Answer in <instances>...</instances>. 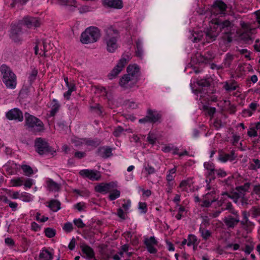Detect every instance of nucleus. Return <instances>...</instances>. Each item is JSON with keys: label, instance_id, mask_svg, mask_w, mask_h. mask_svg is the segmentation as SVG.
<instances>
[{"label": "nucleus", "instance_id": "7", "mask_svg": "<svg viewBox=\"0 0 260 260\" xmlns=\"http://www.w3.org/2000/svg\"><path fill=\"white\" fill-rule=\"evenodd\" d=\"M204 33L205 39L207 42H212L216 40L219 34L218 25L216 23V20L213 21L210 28L204 31Z\"/></svg>", "mask_w": 260, "mask_h": 260}, {"label": "nucleus", "instance_id": "45", "mask_svg": "<svg viewBox=\"0 0 260 260\" xmlns=\"http://www.w3.org/2000/svg\"><path fill=\"white\" fill-rule=\"evenodd\" d=\"M253 163H252L250 165V169L251 170H257L260 169V160L258 159H253Z\"/></svg>", "mask_w": 260, "mask_h": 260}, {"label": "nucleus", "instance_id": "3", "mask_svg": "<svg viewBox=\"0 0 260 260\" xmlns=\"http://www.w3.org/2000/svg\"><path fill=\"white\" fill-rule=\"evenodd\" d=\"M216 23L218 25L219 32L221 31L223 34V39L228 43H231L233 40L232 35L235 31L234 24L228 20H216Z\"/></svg>", "mask_w": 260, "mask_h": 260}, {"label": "nucleus", "instance_id": "48", "mask_svg": "<svg viewBox=\"0 0 260 260\" xmlns=\"http://www.w3.org/2000/svg\"><path fill=\"white\" fill-rule=\"evenodd\" d=\"M37 74H38L37 70L34 69L31 71V73L30 74L29 78H28L30 83H31L32 82H34L36 80Z\"/></svg>", "mask_w": 260, "mask_h": 260}, {"label": "nucleus", "instance_id": "63", "mask_svg": "<svg viewBox=\"0 0 260 260\" xmlns=\"http://www.w3.org/2000/svg\"><path fill=\"white\" fill-rule=\"evenodd\" d=\"M20 198L24 202H29L30 200V196L25 193H21Z\"/></svg>", "mask_w": 260, "mask_h": 260}, {"label": "nucleus", "instance_id": "46", "mask_svg": "<svg viewBox=\"0 0 260 260\" xmlns=\"http://www.w3.org/2000/svg\"><path fill=\"white\" fill-rule=\"evenodd\" d=\"M203 108L204 110L207 111L208 115L212 117L216 112V108L214 107H209L208 106L204 105Z\"/></svg>", "mask_w": 260, "mask_h": 260}, {"label": "nucleus", "instance_id": "52", "mask_svg": "<svg viewBox=\"0 0 260 260\" xmlns=\"http://www.w3.org/2000/svg\"><path fill=\"white\" fill-rule=\"evenodd\" d=\"M39 47H40V49L43 51L44 53L43 55L46 56L45 53L47 52V45L45 40H42V43H40Z\"/></svg>", "mask_w": 260, "mask_h": 260}, {"label": "nucleus", "instance_id": "22", "mask_svg": "<svg viewBox=\"0 0 260 260\" xmlns=\"http://www.w3.org/2000/svg\"><path fill=\"white\" fill-rule=\"evenodd\" d=\"M241 227L242 229L246 231L247 233L251 232L254 226V223L249 219L245 220H240Z\"/></svg>", "mask_w": 260, "mask_h": 260}, {"label": "nucleus", "instance_id": "10", "mask_svg": "<svg viewBox=\"0 0 260 260\" xmlns=\"http://www.w3.org/2000/svg\"><path fill=\"white\" fill-rule=\"evenodd\" d=\"M130 77L125 74L120 78L119 84L123 89H130L136 84V79Z\"/></svg>", "mask_w": 260, "mask_h": 260}, {"label": "nucleus", "instance_id": "53", "mask_svg": "<svg viewBox=\"0 0 260 260\" xmlns=\"http://www.w3.org/2000/svg\"><path fill=\"white\" fill-rule=\"evenodd\" d=\"M74 223L78 228H84L85 227L86 225L84 224L82 220L80 219H75L73 221Z\"/></svg>", "mask_w": 260, "mask_h": 260}, {"label": "nucleus", "instance_id": "4", "mask_svg": "<svg viewBox=\"0 0 260 260\" xmlns=\"http://www.w3.org/2000/svg\"><path fill=\"white\" fill-rule=\"evenodd\" d=\"M100 37L101 33L99 28L90 26L81 34L80 41L83 44L93 43L97 42Z\"/></svg>", "mask_w": 260, "mask_h": 260}, {"label": "nucleus", "instance_id": "13", "mask_svg": "<svg viewBox=\"0 0 260 260\" xmlns=\"http://www.w3.org/2000/svg\"><path fill=\"white\" fill-rule=\"evenodd\" d=\"M21 24L26 25L27 27L30 28L32 27H38L40 25V22L38 18L26 16L23 20L20 21Z\"/></svg>", "mask_w": 260, "mask_h": 260}, {"label": "nucleus", "instance_id": "33", "mask_svg": "<svg viewBox=\"0 0 260 260\" xmlns=\"http://www.w3.org/2000/svg\"><path fill=\"white\" fill-rule=\"evenodd\" d=\"M109 199L110 201H113L118 198L120 195V191L117 189H112L111 191H109Z\"/></svg>", "mask_w": 260, "mask_h": 260}, {"label": "nucleus", "instance_id": "50", "mask_svg": "<svg viewBox=\"0 0 260 260\" xmlns=\"http://www.w3.org/2000/svg\"><path fill=\"white\" fill-rule=\"evenodd\" d=\"M216 173V169L212 170V171L208 170L207 178L209 179V182L214 180L215 179V173Z\"/></svg>", "mask_w": 260, "mask_h": 260}, {"label": "nucleus", "instance_id": "31", "mask_svg": "<svg viewBox=\"0 0 260 260\" xmlns=\"http://www.w3.org/2000/svg\"><path fill=\"white\" fill-rule=\"evenodd\" d=\"M225 207L221 209V211L228 210L229 213L233 215L238 214V211L235 209L231 202H228L225 204Z\"/></svg>", "mask_w": 260, "mask_h": 260}, {"label": "nucleus", "instance_id": "6", "mask_svg": "<svg viewBox=\"0 0 260 260\" xmlns=\"http://www.w3.org/2000/svg\"><path fill=\"white\" fill-rule=\"evenodd\" d=\"M35 147L36 151L40 155L48 153L53 155L55 152V151L52 149V148L49 145L45 140L42 138H38L35 140Z\"/></svg>", "mask_w": 260, "mask_h": 260}, {"label": "nucleus", "instance_id": "11", "mask_svg": "<svg viewBox=\"0 0 260 260\" xmlns=\"http://www.w3.org/2000/svg\"><path fill=\"white\" fill-rule=\"evenodd\" d=\"M79 174L83 177L87 178L92 181L99 180L101 177L100 172L96 170L84 169L81 170Z\"/></svg>", "mask_w": 260, "mask_h": 260}, {"label": "nucleus", "instance_id": "25", "mask_svg": "<svg viewBox=\"0 0 260 260\" xmlns=\"http://www.w3.org/2000/svg\"><path fill=\"white\" fill-rule=\"evenodd\" d=\"M47 187L49 191H58L60 189L61 185L54 182L52 179H49L46 181Z\"/></svg>", "mask_w": 260, "mask_h": 260}, {"label": "nucleus", "instance_id": "57", "mask_svg": "<svg viewBox=\"0 0 260 260\" xmlns=\"http://www.w3.org/2000/svg\"><path fill=\"white\" fill-rule=\"evenodd\" d=\"M241 38L247 43H249L250 42H251L250 36L247 33H242L241 35Z\"/></svg>", "mask_w": 260, "mask_h": 260}, {"label": "nucleus", "instance_id": "42", "mask_svg": "<svg viewBox=\"0 0 260 260\" xmlns=\"http://www.w3.org/2000/svg\"><path fill=\"white\" fill-rule=\"evenodd\" d=\"M176 171V169L173 168L168 171V174L167 175L166 179L167 182H172L173 180L175 177L174 175Z\"/></svg>", "mask_w": 260, "mask_h": 260}, {"label": "nucleus", "instance_id": "61", "mask_svg": "<svg viewBox=\"0 0 260 260\" xmlns=\"http://www.w3.org/2000/svg\"><path fill=\"white\" fill-rule=\"evenodd\" d=\"M253 249V246L250 245H246L245 246V248L244 249L243 248L241 249L242 251H244L245 253L249 254L251 253V252Z\"/></svg>", "mask_w": 260, "mask_h": 260}, {"label": "nucleus", "instance_id": "21", "mask_svg": "<svg viewBox=\"0 0 260 260\" xmlns=\"http://www.w3.org/2000/svg\"><path fill=\"white\" fill-rule=\"evenodd\" d=\"M97 154L104 158H107L112 155L111 149L105 147H100L98 150Z\"/></svg>", "mask_w": 260, "mask_h": 260}, {"label": "nucleus", "instance_id": "19", "mask_svg": "<svg viewBox=\"0 0 260 260\" xmlns=\"http://www.w3.org/2000/svg\"><path fill=\"white\" fill-rule=\"evenodd\" d=\"M215 190L213 189L211 191L207 193L204 196L205 200L203 201V204L201 205L202 207H209L212 203L217 201V198L216 197H213L212 198H210V196H214Z\"/></svg>", "mask_w": 260, "mask_h": 260}, {"label": "nucleus", "instance_id": "12", "mask_svg": "<svg viewBox=\"0 0 260 260\" xmlns=\"http://www.w3.org/2000/svg\"><path fill=\"white\" fill-rule=\"evenodd\" d=\"M21 23L13 24L11 25L10 38L15 42L19 41V36L22 32Z\"/></svg>", "mask_w": 260, "mask_h": 260}, {"label": "nucleus", "instance_id": "18", "mask_svg": "<svg viewBox=\"0 0 260 260\" xmlns=\"http://www.w3.org/2000/svg\"><path fill=\"white\" fill-rule=\"evenodd\" d=\"M103 5L108 8L120 9L123 7L121 0H103Z\"/></svg>", "mask_w": 260, "mask_h": 260}, {"label": "nucleus", "instance_id": "35", "mask_svg": "<svg viewBox=\"0 0 260 260\" xmlns=\"http://www.w3.org/2000/svg\"><path fill=\"white\" fill-rule=\"evenodd\" d=\"M234 59V56L233 55L228 53L226 55V56L224 59V66L226 68H229L231 64V62H232Z\"/></svg>", "mask_w": 260, "mask_h": 260}, {"label": "nucleus", "instance_id": "44", "mask_svg": "<svg viewBox=\"0 0 260 260\" xmlns=\"http://www.w3.org/2000/svg\"><path fill=\"white\" fill-rule=\"evenodd\" d=\"M250 185V183H249V182L245 183L243 185H241V186L236 187V189L238 191L240 192L241 191L246 192V191H247L249 189Z\"/></svg>", "mask_w": 260, "mask_h": 260}, {"label": "nucleus", "instance_id": "54", "mask_svg": "<svg viewBox=\"0 0 260 260\" xmlns=\"http://www.w3.org/2000/svg\"><path fill=\"white\" fill-rule=\"evenodd\" d=\"M63 229L67 233L71 232L73 230V224L71 222H67L64 224Z\"/></svg>", "mask_w": 260, "mask_h": 260}, {"label": "nucleus", "instance_id": "2", "mask_svg": "<svg viewBox=\"0 0 260 260\" xmlns=\"http://www.w3.org/2000/svg\"><path fill=\"white\" fill-rule=\"evenodd\" d=\"M2 79L6 86L9 89L15 88L17 77L9 67L3 64L0 67Z\"/></svg>", "mask_w": 260, "mask_h": 260}, {"label": "nucleus", "instance_id": "43", "mask_svg": "<svg viewBox=\"0 0 260 260\" xmlns=\"http://www.w3.org/2000/svg\"><path fill=\"white\" fill-rule=\"evenodd\" d=\"M90 108L93 112L98 115H101L102 114V107L99 104H96L95 106H91Z\"/></svg>", "mask_w": 260, "mask_h": 260}, {"label": "nucleus", "instance_id": "32", "mask_svg": "<svg viewBox=\"0 0 260 260\" xmlns=\"http://www.w3.org/2000/svg\"><path fill=\"white\" fill-rule=\"evenodd\" d=\"M57 3L61 6H69L76 7V1L75 0H57Z\"/></svg>", "mask_w": 260, "mask_h": 260}, {"label": "nucleus", "instance_id": "62", "mask_svg": "<svg viewBox=\"0 0 260 260\" xmlns=\"http://www.w3.org/2000/svg\"><path fill=\"white\" fill-rule=\"evenodd\" d=\"M247 135L250 137H254L257 136V133L254 128H250L247 132Z\"/></svg>", "mask_w": 260, "mask_h": 260}, {"label": "nucleus", "instance_id": "24", "mask_svg": "<svg viewBox=\"0 0 260 260\" xmlns=\"http://www.w3.org/2000/svg\"><path fill=\"white\" fill-rule=\"evenodd\" d=\"M147 113L149 117L150 118L152 123H155L159 120L161 115L157 111L152 110L150 109L147 110Z\"/></svg>", "mask_w": 260, "mask_h": 260}, {"label": "nucleus", "instance_id": "55", "mask_svg": "<svg viewBox=\"0 0 260 260\" xmlns=\"http://www.w3.org/2000/svg\"><path fill=\"white\" fill-rule=\"evenodd\" d=\"M139 209L141 210V213H146L147 211L146 203L145 202H140L139 203Z\"/></svg>", "mask_w": 260, "mask_h": 260}, {"label": "nucleus", "instance_id": "27", "mask_svg": "<svg viewBox=\"0 0 260 260\" xmlns=\"http://www.w3.org/2000/svg\"><path fill=\"white\" fill-rule=\"evenodd\" d=\"M51 109L50 111L49 115L51 117H53L58 112L60 108V105L56 100H52V101L51 102Z\"/></svg>", "mask_w": 260, "mask_h": 260}, {"label": "nucleus", "instance_id": "16", "mask_svg": "<svg viewBox=\"0 0 260 260\" xmlns=\"http://www.w3.org/2000/svg\"><path fill=\"white\" fill-rule=\"evenodd\" d=\"M115 186L113 182H110L108 183H100L95 187V190L96 192L106 193L111 191Z\"/></svg>", "mask_w": 260, "mask_h": 260}, {"label": "nucleus", "instance_id": "40", "mask_svg": "<svg viewBox=\"0 0 260 260\" xmlns=\"http://www.w3.org/2000/svg\"><path fill=\"white\" fill-rule=\"evenodd\" d=\"M197 84L201 87H209L210 86V82L207 79H202L197 81Z\"/></svg>", "mask_w": 260, "mask_h": 260}, {"label": "nucleus", "instance_id": "28", "mask_svg": "<svg viewBox=\"0 0 260 260\" xmlns=\"http://www.w3.org/2000/svg\"><path fill=\"white\" fill-rule=\"evenodd\" d=\"M190 37V39H191L193 42H199L201 41L205 36L204 31H194Z\"/></svg>", "mask_w": 260, "mask_h": 260}, {"label": "nucleus", "instance_id": "38", "mask_svg": "<svg viewBox=\"0 0 260 260\" xmlns=\"http://www.w3.org/2000/svg\"><path fill=\"white\" fill-rule=\"evenodd\" d=\"M204 60L203 61H205V62H208V61H212L215 56H214V54H213V53L212 52V51H207L204 56H202Z\"/></svg>", "mask_w": 260, "mask_h": 260}, {"label": "nucleus", "instance_id": "49", "mask_svg": "<svg viewBox=\"0 0 260 260\" xmlns=\"http://www.w3.org/2000/svg\"><path fill=\"white\" fill-rule=\"evenodd\" d=\"M75 90V86L74 85L71 86L69 87V90L64 93L63 96L67 100H69L71 95L72 92Z\"/></svg>", "mask_w": 260, "mask_h": 260}, {"label": "nucleus", "instance_id": "26", "mask_svg": "<svg viewBox=\"0 0 260 260\" xmlns=\"http://www.w3.org/2000/svg\"><path fill=\"white\" fill-rule=\"evenodd\" d=\"M53 253L46 249H42L39 255V260H52Z\"/></svg>", "mask_w": 260, "mask_h": 260}, {"label": "nucleus", "instance_id": "34", "mask_svg": "<svg viewBox=\"0 0 260 260\" xmlns=\"http://www.w3.org/2000/svg\"><path fill=\"white\" fill-rule=\"evenodd\" d=\"M199 232L201 234V236L203 239L205 240H207L211 236V232L209 230H207L200 227Z\"/></svg>", "mask_w": 260, "mask_h": 260}, {"label": "nucleus", "instance_id": "5", "mask_svg": "<svg viewBox=\"0 0 260 260\" xmlns=\"http://www.w3.org/2000/svg\"><path fill=\"white\" fill-rule=\"evenodd\" d=\"M24 115L25 125L29 131L40 132L44 129V125L40 119L28 113H25Z\"/></svg>", "mask_w": 260, "mask_h": 260}, {"label": "nucleus", "instance_id": "14", "mask_svg": "<svg viewBox=\"0 0 260 260\" xmlns=\"http://www.w3.org/2000/svg\"><path fill=\"white\" fill-rule=\"evenodd\" d=\"M228 215L223 219V221L228 229H234L235 226L240 222L239 214Z\"/></svg>", "mask_w": 260, "mask_h": 260}, {"label": "nucleus", "instance_id": "36", "mask_svg": "<svg viewBox=\"0 0 260 260\" xmlns=\"http://www.w3.org/2000/svg\"><path fill=\"white\" fill-rule=\"evenodd\" d=\"M24 180L22 177L14 178L11 180V183L13 186H20L23 184Z\"/></svg>", "mask_w": 260, "mask_h": 260}, {"label": "nucleus", "instance_id": "58", "mask_svg": "<svg viewBox=\"0 0 260 260\" xmlns=\"http://www.w3.org/2000/svg\"><path fill=\"white\" fill-rule=\"evenodd\" d=\"M204 166L207 171H212V170L215 169L214 165L212 162H205Z\"/></svg>", "mask_w": 260, "mask_h": 260}, {"label": "nucleus", "instance_id": "41", "mask_svg": "<svg viewBox=\"0 0 260 260\" xmlns=\"http://www.w3.org/2000/svg\"><path fill=\"white\" fill-rule=\"evenodd\" d=\"M55 230L50 228H47L45 229L44 233L45 236L48 238H52L55 235Z\"/></svg>", "mask_w": 260, "mask_h": 260}, {"label": "nucleus", "instance_id": "17", "mask_svg": "<svg viewBox=\"0 0 260 260\" xmlns=\"http://www.w3.org/2000/svg\"><path fill=\"white\" fill-rule=\"evenodd\" d=\"M144 244L147 247L148 251L150 253H155L157 252V249L154 247V245L157 244V241L155 237L152 236L149 238H145L144 240Z\"/></svg>", "mask_w": 260, "mask_h": 260}, {"label": "nucleus", "instance_id": "59", "mask_svg": "<svg viewBox=\"0 0 260 260\" xmlns=\"http://www.w3.org/2000/svg\"><path fill=\"white\" fill-rule=\"evenodd\" d=\"M72 142L75 144L76 146H81L83 144H84V139H72Z\"/></svg>", "mask_w": 260, "mask_h": 260}, {"label": "nucleus", "instance_id": "8", "mask_svg": "<svg viewBox=\"0 0 260 260\" xmlns=\"http://www.w3.org/2000/svg\"><path fill=\"white\" fill-rule=\"evenodd\" d=\"M7 119L10 120H16L21 122L23 120L22 112L18 108H13L10 110L6 114Z\"/></svg>", "mask_w": 260, "mask_h": 260}, {"label": "nucleus", "instance_id": "30", "mask_svg": "<svg viewBox=\"0 0 260 260\" xmlns=\"http://www.w3.org/2000/svg\"><path fill=\"white\" fill-rule=\"evenodd\" d=\"M124 131L127 132L128 133H132V130L130 128L124 129L121 126H118L114 128L113 132V135L115 137H117L120 136Z\"/></svg>", "mask_w": 260, "mask_h": 260}, {"label": "nucleus", "instance_id": "56", "mask_svg": "<svg viewBox=\"0 0 260 260\" xmlns=\"http://www.w3.org/2000/svg\"><path fill=\"white\" fill-rule=\"evenodd\" d=\"M147 140L149 143L153 145L156 142V138L155 136L154 135V134H152V133H149L148 135V136L147 137Z\"/></svg>", "mask_w": 260, "mask_h": 260}, {"label": "nucleus", "instance_id": "37", "mask_svg": "<svg viewBox=\"0 0 260 260\" xmlns=\"http://www.w3.org/2000/svg\"><path fill=\"white\" fill-rule=\"evenodd\" d=\"M137 50H136V53L137 56L141 58L143 56V50L142 47V43L140 40H138L136 42Z\"/></svg>", "mask_w": 260, "mask_h": 260}, {"label": "nucleus", "instance_id": "23", "mask_svg": "<svg viewBox=\"0 0 260 260\" xmlns=\"http://www.w3.org/2000/svg\"><path fill=\"white\" fill-rule=\"evenodd\" d=\"M80 248L82 252L85 254L88 258H92L94 257V250L89 246L85 244H82L80 245Z\"/></svg>", "mask_w": 260, "mask_h": 260}, {"label": "nucleus", "instance_id": "47", "mask_svg": "<svg viewBox=\"0 0 260 260\" xmlns=\"http://www.w3.org/2000/svg\"><path fill=\"white\" fill-rule=\"evenodd\" d=\"M219 159L221 161L225 162L228 160H232V157H230L229 154H220L219 156Z\"/></svg>", "mask_w": 260, "mask_h": 260}, {"label": "nucleus", "instance_id": "1", "mask_svg": "<svg viewBox=\"0 0 260 260\" xmlns=\"http://www.w3.org/2000/svg\"><path fill=\"white\" fill-rule=\"evenodd\" d=\"M105 31L104 42L106 44L107 50L109 52H114L118 47L117 39L119 36L118 31L112 26L107 27Z\"/></svg>", "mask_w": 260, "mask_h": 260}, {"label": "nucleus", "instance_id": "9", "mask_svg": "<svg viewBox=\"0 0 260 260\" xmlns=\"http://www.w3.org/2000/svg\"><path fill=\"white\" fill-rule=\"evenodd\" d=\"M126 58L122 57L118 62L117 65L113 69L111 72L108 74V77L109 79H112L115 78L119 73L122 71V69L127 62Z\"/></svg>", "mask_w": 260, "mask_h": 260}, {"label": "nucleus", "instance_id": "39", "mask_svg": "<svg viewBox=\"0 0 260 260\" xmlns=\"http://www.w3.org/2000/svg\"><path fill=\"white\" fill-rule=\"evenodd\" d=\"M21 169L23 171L25 175L29 176L34 173L32 168L28 165H24L21 166Z\"/></svg>", "mask_w": 260, "mask_h": 260}, {"label": "nucleus", "instance_id": "60", "mask_svg": "<svg viewBox=\"0 0 260 260\" xmlns=\"http://www.w3.org/2000/svg\"><path fill=\"white\" fill-rule=\"evenodd\" d=\"M190 181L191 179H187V180H182L180 183L179 187H184L186 186H190Z\"/></svg>", "mask_w": 260, "mask_h": 260}, {"label": "nucleus", "instance_id": "51", "mask_svg": "<svg viewBox=\"0 0 260 260\" xmlns=\"http://www.w3.org/2000/svg\"><path fill=\"white\" fill-rule=\"evenodd\" d=\"M84 143L87 145L96 147L99 143L98 142L90 139H84Z\"/></svg>", "mask_w": 260, "mask_h": 260}, {"label": "nucleus", "instance_id": "64", "mask_svg": "<svg viewBox=\"0 0 260 260\" xmlns=\"http://www.w3.org/2000/svg\"><path fill=\"white\" fill-rule=\"evenodd\" d=\"M145 170L149 175L153 174L155 172L154 168L149 165H147V166L145 167Z\"/></svg>", "mask_w": 260, "mask_h": 260}, {"label": "nucleus", "instance_id": "15", "mask_svg": "<svg viewBox=\"0 0 260 260\" xmlns=\"http://www.w3.org/2000/svg\"><path fill=\"white\" fill-rule=\"evenodd\" d=\"M127 74H126L128 76L131 77V78L136 79V82L137 83L139 78L140 76V68L137 64L129 65L127 67Z\"/></svg>", "mask_w": 260, "mask_h": 260}, {"label": "nucleus", "instance_id": "29", "mask_svg": "<svg viewBox=\"0 0 260 260\" xmlns=\"http://www.w3.org/2000/svg\"><path fill=\"white\" fill-rule=\"evenodd\" d=\"M48 207L53 212H56L60 209V203L56 200H51Z\"/></svg>", "mask_w": 260, "mask_h": 260}, {"label": "nucleus", "instance_id": "20", "mask_svg": "<svg viewBox=\"0 0 260 260\" xmlns=\"http://www.w3.org/2000/svg\"><path fill=\"white\" fill-rule=\"evenodd\" d=\"M227 5L221 0H216L212 7V11H219V14H225Z\"/></svg>", "mask_w": 260, "mask_h": 260}]
</instances>
